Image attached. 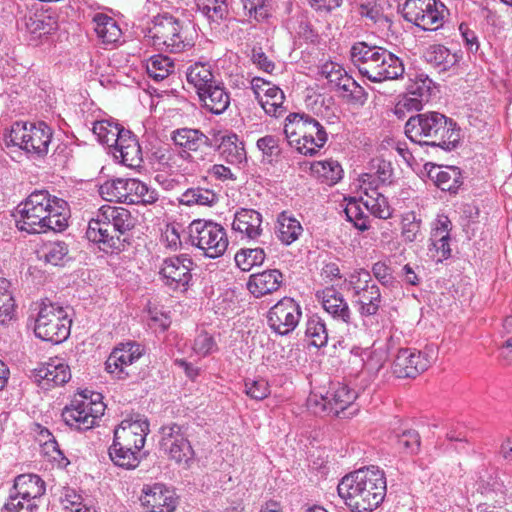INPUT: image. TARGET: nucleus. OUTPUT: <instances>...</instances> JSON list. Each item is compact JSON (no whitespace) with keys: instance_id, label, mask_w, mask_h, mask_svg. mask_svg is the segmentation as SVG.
Masks as SVG:
<instances>
[{"instance_id":"54","label":"nucleus","mask_w":512,"mask_h":512,"mask_svg":"<svg viewBox=\"0 0 512 512\" xmlns=\"http://www.w3.org/2000/svg\"><path fill=\"white\" fill-rule=\"evenodd\" d=\"M348 284L352 290L353 296L366 290L370 289L371 285H377L370 275V273L364 269L356 270L350 274Z\"/></svg>"},{"instance_id":"62","label":"nucleus","mask_w":512,"mask_h":512,"mask_svg":"<svg viewBox=\"0 0 512 512\" xmlns=\"http://www.w3.org/2000/svg\"><path fill=\"white\" fill-rule=\"evenodd\" d=\"M162 237L166 246L171 250H177L181 246L180 234L175 225H167Z\"/></svg>"},{"instance_id":"32","label":"nucleus","mask_w":512,"mask_h":512,"mask_svg":"<svg viewBox=\"0 0 512 512\" xmlns=\"http://www.w3.org/2000/svg\"><path fill=\"white\" fill-rule=\"evenodd\" d=\"M429 178L443 191H456L462 184L461 171L455 166H432Z\"/></svg>"},{"instance_id":"15","label":"nucleus","mask_w":512,"mask_h":512,"mask_svg":"<svg viewBox=\"0 0 512 512\" xmlns=\"http://www.w3.org/2000/svg\"><path fill=\"white\" fill-rule=\"evenodd\" d=\"M192 266L193 261L187 255L173 256L163 260L159 274L170 289H186L192 278Z\"/></svg>"},{"instance_id":"55","label":"nucleus","mask_w":512,"mask_h":512,"mask_svg":"<svg viewBox=\"0 0 512 512\" xmlns=\"http://www.w3.org/2000/svg\"><path fill=\"white\" fill-rule=\"evenodd\" d=\"M244 10L249 18L262 21L268 18L269 8L266 0H241Z\"/></svg>"},{"instance_id":"17","label":"nucleus","mask_w":512,"mask_h":512,"mask_svg":"<svg viewBox=\"0 0 512 512\" xmlns=\"http://www.w3.org/2000/svg\"><path fill=\"white\" fill-rule=\"evenodd\" d=\"M140 501L148 512H174L178 505L175 492L159 483L145 486Z\"/></svg>"},{"instance_id":"37","label":"nucleus","mask_w":512,"mask_h":512,"mask_svg":"<svg viewBox=\"0 0 512 512\" xmlns=\"http://www.w3.org/2000/svg\"><path fill=\"white\" fill-rule=\"evenodd\" d=\"M94 31L97 37L104 44H114L119 41L122 35V31L112 17L98 13L93 18Z\"/></svg>"},{"instance_id":"11","label":"nucleus","mask_w":512,"mask_h":512,"mask_svg":"<svg viewBox=\"0 0 512 512\" xmlns=\"http://www.w3.org/2000/svg\"><path fill=\"white\" fill-rule=\"evenodd\" d=\"M448 15V9L439 0H407L403 6V17L425 31L441 28Z\"/></svg>"},{"instance_id":"39","label":"nucleus","mask_w":512,"mask_h":512,"mask_svg":"<svg viewBox=\"0 0 512 512\" xmlns=\"http://www.w3.org/2000/svg\"><path fill=\"white\" fill-rule=\"evenodd\" d=\"M303 228L300 222L288 214L282 212L277 218L276 234L278 239L285 245H290L302 234Z\"/></svg>"},{"instance_id":"14","label":"nucleus","mask_w":512,"mask_h":512,"mask_svg":"<svg viewBox=\"0 0 512 512\" xmlns=\"http://www.w3.org/2000/svg\"><path fill=\"white\" fill-rule=\"evenodd\" d=\"M382 52V47L357 42L350 49V58L362 76L375 82L382 71L380 67Z\"/></svg>"},{"instance_id":"49","label":"nucleus","mask_w":512,"mask_h":512,"mask_svg":"<svg viewBox=\"0 0 512 512\" xmlns=\"http://www.w3.org/2000/svg\"><path fill=\"white\" fill-rule=\"evenodd\" d=\"M344 213L347 220L360 231H366L370 228V219L367 214L363 211L358 201L355 199L350 200L345 209Z\"/></svg>"},{"instance_id":"10","label":"nucleus","mask_w":512,"mask_h":512,"mask_svg":"<svg viewBox=\"0 0 512 512\" xmlns=\"http://www.w3.org/2000/svg\"><path fill=\"white\" fill-rule=\"evenodd\" d=\"M189 237L193 246L209 258L222 256L228 247L226 230L218 223L194 220L189 226Z\"/></svg>"},{"instance_id":"46","label":"nucleus","mask_w":512,"mask_h":512,"mask_svg":"<svg viewBox=\"0 0 512 512\" xmlns=\"http://www.w3.org/2000/svg\"><path fill=\"white\" fill-rule=\"evenodd\" d=\"M217 202V195L210 189L194 187L187 189L180 197V203L187 206H212Z\"/></svg>"},{"instance_id":"35","label":"nucleus","mask_w":512,"mask_h":512,"mask_svg":"<svg viewBox=\"0 0 512 512\" xmlns=\"http://www.w3.org/2000/svg\"><path fill=\"white\" fill-rule=\"evenodd\" d=\"M140 451L113 440L112 445L109 447V457L114 465L130 470L135 469L139 465Z\"/></svg>"},{"instance_id":"59","label":"nucleus","mask_w":512,"mask_h":512,"mask_svg":"<svg viewBox=\"0 0 512 512\" xmlns=\"http://www.w3.org/2000/svg\"><path fill=\"white\" fill-rule=\"evenodd\" d=\"M193 350L197 355L206 356L216 350V343L211 335L202 332L195 338Z\"/></svg>"},{"instance_id":"33","label":"nucleus","mask_w":512,"mask_h":512,"mask_svg":"<svg viewBox=\"0 0 512 512\" xmlns=\"http://www.w3.org/2000/svg\"><path fill=\"white\" fill-rule=\"evenodd\" d=\"M45 490V483L38 475L22 474L16 477L11 491L20 495L21 499L25 497L38 503Z\"/></svg>"},{"instance_id":"50","label":"nucleus","mask_w":512,"mask_h":512,"mask_svg":"<svg viewBox=\"0 0 512 512\" xmlns=\"http://www.w3.org/2000/svg\"><path fill=\"white\" fill-rule=\"evenodd\" d=\"M401 234L405 242H414L422 237L421 219L414 212L403 215Z\"/></svg>"},{"instance_id":"21","label":"nucleus","mask_w":512,"mask_h":512,"mask_svg":"<svg viewBox=\"0 0 512 512\" xmlns=\"http://www.w3.org/2000/svg\"><path fill=\"white\" fill-rule=\"evenodd\" d=\"M149 432V423L146 418H125L114 430V439L124 445L141 450Z\"/></svg>"},{"instance_id":"3","label":"nucleus","mask_w":512,"mask_h":512,"mask_svg":"<svg viewBox=\"0 0 512 512\" xmlns=\"http://www.w3.org/2000/svg\"><path fill=\"white\" fill-rule=\"evenodd\" d=\"M407 137L420 145L454 149L460 140L456 123L439 112L419 113L411 116L405 125Z\"/></svg>"},{"instance_id":"44","label":"nucleus","mask_w":512,"mask_h":512,"mask_svg":"<svg viewBox=\"0 0 512 512\" xmlns=\"http://www.w3.org/2000/svg\"><path fill=\"white\" fill-rule=\"evenodd\" d=\"M305 336L315 347H324L328 342V332L324 320L314 314L306 322Z\"/></svg>"},{"instance_id":"22","label":"nucleus","mask_w":512,"mask_h":512,"mask_svg":"<svg viewBox=\"0 0 512 512\" xmlns=\"http://www.w3.org/2000/svg\"><path fill=\"white\" fill-rule=\"evenodd\" d=\"M105 409L100 393L83 390L73 397L70 405L65 406L62 416L71 411L77 412L79 416H104Z\"/></svg>"},{"instance_id":"1","label":"nucleus","mask_w":512,"mask_h":512,"mask_svg":"<svg viewBox=\"0 0 512 512\" xmlns=\"http://www.w3.org/2000/svg\"><path fill=\"white\" fill-rule=\"evenodd\" d=\"M68 217V203L45 189L34 190L16 208V226L29 234L61 232Z\"/></svg>"},{"instance_id":"31","label":"nucleus","mask_w":512,"mask_h":512,"mask_svg":"<svg viewBox=\"0 0 512 512\" xmlns=\"http://www.w3.org/2000/svg\"><path fill=\"white\" fill-rule=\"evenodd\" d=\"M34 378L43 386H59L70 380L71 373L66 364L60 361H52L35 369Z\"/></svg>"},{"instance_id":"48","label":"nucleus","mask_w":512,"mask_h":512,"mask_svg":"<svg viewBox=\"0 0 512 512\" xmlns=\"http://www.w3.org/2000/svg\"><path fill=\"white\" fill-rule=\"evenodd\" d=\"M265 256L262 248L242 249L236 253L235 262L242 271H249L252 267L261 265Z\"/></svg>"},{"instance_id":"28","label":"nucleus","mask_w":512,"mask_h":512,"mask_svg":"<svg viewBox=\"0 0 512 512\" xmlns=\"http://www.w3.org/2000/svg\"><path fill=\"white\" fill-rule=\"evenodd\" d=\"M174 144L183 151H202L204 148H212L214 144L211 142L209 137L202 133L198 129L181 128L173 131L171 136Z\"/></svg>"},{"instance_id":"60","label":"nucleus","mask_w":512,"mask_h":512,"mask_svg":"<svg viewBox=\"0 0 512 512\" xmlns=\"http://www.w3.org/2000/svg\"><path fill=\"white\" fill-rule=\"evenodd\" d=\"M372 272L375 278L384 286H392L394 277L391 269L383 262H377L372 267Z\"/></svg>"},{"instance_id":"38","label":"nucleus","mask_w":512,"mask_h":512,"mask_svg":"<svg viewBox=\"0 0 512 512\" xmlns=\"http://www.w3.org/2000/svg\"><path fill=\"white\" fill-rule=\"evenodd\" d=\"M353 298L357 305L358 312L362 317L376 315L382 302L378 285H371L370 289H366L354 295Z\"/></svg>"},{"instance_id":"56","label":"nucleus","mask_w":512,"mask_h":512,"mask_svg":"<svg viewBox=\"0 0 512 512\" xmlns=\"http://www.w3.org/2000/svg\"><path fill=\"white\" fill-rule=\"evenodd\" d=\"M160 434H161V440L160 444L163 445H171L174 440H177V442L180 441V438H186L185 437V428L177 423L169 422L167 424H164L160 428Z\"/></svg>"},{"instance_id":"53","label":"nucleus","mask_w":512,"mask_h":512,"mask_svg":"<svg viewBox=\"0 0 512 512\" xmlns=\"http://www.w3.org/2000/svg\"><path fill=\"white\" fill-rule=\"evenodd\" d=\"M68 256V246L65 242L57 241L45 245L44 259L54 266L64 264Z\"/></svg>"},{"instance_id":"18","label":"nucleus","mask_w":512,"mask_h":512,"mask_svg":"<svg viewBox=\"0 0 512 512\" xmlns=\"http://www.w3.org/2000/svg\"><path fill=\"white\" fill-rule=\"evenodd\" d=\"M144 354V348L136 342L122 343L111 352L105 362L108 373L116 374L118 378H125L128 373L126 367L132 365Z\"/></svg>"},{"instance_id":"27","label":"nucleus","mask_w":512,"mask_h":512,"mask_svg":"<svg viewBox=\"0 0 512 512\" xmlns=\"http://www.w3.org/2000/svg\"><path fill=\"white\" fill-rule=\"evenodd\" d=\"M317 298L321 301L323 308L334 319L349 324L351 322V310L341 293L333 288H326L317 292Z\"/></svg>"},{"instance_id":"45","label":"nucleus","mask_w":512,"mask_h":512,"mask_svg":"<svg viewBox=\"0 0 512 512\" xmlns=\"http://www.w3.org/2000/svg\"><path fill=\"white\" fill-rule=\"evenodd\" d=\"M174 70V63L168 57L161 54L154 55L146 63V71L150 78L162 81Z\"/></svg>"},{"instance_id":"5","label":"nucleus","mask_w":512,"mask_h":512,"mask_svg":"<svg viewBox=\"0 0 512 512\" xmlns=\"http://www.w3.org/2000/svg\"><path fill=\"white\" fill-rule=\"evenodd\" d=\"M284 134L289 146L305 156H313L328 140L325 128L305 113H290L285 119Z\"/></svg>"},{"instance_id":"6","label":"nucleus","mask_w":512,"mask_h":512,"mask_svg":"<svg viewBox=\"0 0 512 512\" xmlns=\"http://www.w3.org/2000/svg\"><path fill=\"white\" fill-rule=\"evenodd\" d=\"M145 40L157 50L171 53L182 52L191 46L184 23L169 13L153 17L145 33Z\"/></svg>"},{"instance_id":"64","label":"nucleus","mask_w":512,"mask_h":512,"mask_svg":"<svg viewBox=\"0 0 512 512\" xmlns=\"http://www.w3.org/2000/svg\"><path fill=\"white\" fill-rule=\"evenodd\" d=\"M327 80L336 89L341 91L348 88V83H352V77L347 74L343 67L339 68L333 75H330V78Z\"/></svg>"},{"instance_id":"16","label":"nucleus","mask_w":512,"mask_h":512,"mask_svg":"<svg viewBox=\"0 0 512 512\" xmlns=\"http://www.w3.org/2000/svg\"><path fill=\"white\" fill-rule=\"evenodd\" d=\"M251 89L264 111L271 116H282L286 109L284 107L285 95L276 85L260 77L251 80Z\"/></svg>"},{"instance_id":"13","label":"nucleus","mask_w":512,"mask_h":512,"mask_svg":"<svg viewBox=\"0 0 512 512\" xmlns=\"http://www.w3.org/2000/svg\"><path fill=\"white\" fill-rule=\"evenodd\" d=\"M434 358L415 349H400L393 361L392 370L397 378H415L426 371Z\"/></svg>"},{"instance_id":"30","label":"nucleus","mask_w":512,"mask_h":512,"mask_svg":"<svg viewBox=\"0 0 512 512\" xmlns=\"http://www.w3.org/2000/svg\"><path fill=\"white\" fill-rule=\"evenodd\" d=\"M204 108L213 114H222L230 105V95L220 81L197 94Z\"/></svg>"},{"instance_id":"24","label":"nucleus","mask_w":512,"mask_h":512,"mask_svg":"<svg viewBox=\"0 0 512 512\" xmlns=\"http://www.w3.org/2000/svg\"><path fill=\"white\" fill-rule=\"evenodd\" d=\"M283 283V274L278 269H270L249 277L247 288L256 298L277 291Z\"/></svg>"},{"instance_id":"63","label":"nucleus","mask_w":512,"mask_h":512,"mask_svg":"<svg viewBox=\"0 0 512 512\" xmlns=\"http://www.w3.org/2000/svg\"><path fill=\"white\" fill-rule=\"evenodd\" d=\"M14 307L15 303L12 295H4L0 298V324L12 319Z\"/></svg>"},{"instance_id":"12","label":"nucleus","mask_w":512,"mask_h":512,"mask_svg":"<svg viewBox=\"0 0 512 512\" xmlns=\"http://www.w3.org/2000/svg\"><path fill=\"white\" fill-rule=\"evenodd\" d=\"M300 305L290 297H284L270 308L267 315L269 327L279 335H288L299 324Z\"/></svg>"},{"instance_id":"51","label":"nucleus","mask_w":512,"mask_h":512,"mask_svg":"<svg viewBox=\"0 0 512 512\" xmlns=\"http://www.w3.org/2000/svg\"><path fill=\"white\" fill-rule=\"evenodd\" d=\"M61 503L69 512H93L92 508L83 502V497L72 488H64L61 494Z\"/></svg>"},{"instance_id":"25","label":"nucleus","mask_w":512,"mask_h":512,"mask_svg":"<svg viewBox=\"0 0 512 512\" xmlns=\"http://www.w3.org/2000/svg\"><path fill=\"white\" fill-rule=\"evenodd\" d=\"M232 229L241 238L256 239L262 233V215L254 209L242 208L235 213Z\"/></svg>"},{"instance_id":"40","label":"nucleus","mask_w":512,"mask_h":512,"mask_svg":"<svg viewBox=\"0 0 512 512\" xmlns=\"http://www.w3.org/2000/svg\"><path fill=\"white\" fill-rule=\"evenodd\" d=\"M92 131L100 143L113 148L120 141L122 132L127 130L111 120H100L93 124Z\"/></svg>"},{"instance_id":"2","label":"nucleus","mask_w":512,"mask_h":512,"mask_svg":"<svg viewBox=\"0 0 512 512\" xmlns=\"http://www.w3.org/2000/svg\"><path fill=\"white\" fill-rule=\"evenodd\" d=\"M384 472L376 466L360 468L342 478L337 491L344 503L357 512L372 511L386 495Z\"/></svg>"},{"instance_id":"26","label":"nucleus","mask_w":512,"mask_h":512,"mask_svg":"<svg viewBox=\"0 0 512 512\" xmlns=\"http://www.w3.org/2000/svg\"><path fill=\"white\" fill-rule=\"evenodd\" d=\"M114 148L115 158L130 168L139 167L142 163V151L137 138L127 130L122 132L120 141Z\"/></svg>"},{"instance_id":"36","label":"nucleus","mask_w":512,"mask_h":512,"mask_svg":"<svg viewBox=\"0 0 512 512\" xmlns=\"http://www.w3.org/2000/svg\"><path fill=\"white\" fill-rule=\"evenodd\" d=\"M217 148L228 163L239 164L246 159L244 145L236 134H224L217 139Z\"/></svg>"},{"instance_id":"34","label":"nucleus","mask_w":512,"mask_h":512,"mask_svg":"<svg viewBox=\"0 0 512 512\" xmlns=\"http://www.w3.org/2000/svg\"><path fill=\"white\" fill-rule=\"evenodd\" d=\"M186 79L187 83L195 89L197 94L218 81L215 79L211 65L205 62L191 64L187 68Z\"/></svg>"},{"instance_id":"47","label":"nucleus","mask_w":512,"mask_h":512,"mask_svg":"<svg viewBox=\"0 0 512 512\" xmlns=\"http://www.w3.org/2000/svg\"><path fill=\"white\" fill-rule=\"evenodd\" d=\"M169 457L175 460L178 464H183L189 467L190 461L193 459V450L186 438H180V441L174 440L171 445L161 446Z\"/></svg>"},{"instance_id":"61","label":"nucleus","mask_w":512,"mask_h":512,"mask_svg":"<svg viewBox=\"0 0 512 512\" xmlns=\"http://www.w3.org/2000/svg\"><path fill=\"white\" fill-rule=\"evenodd\" d=\"M257 147L264 155L276 156L280 152L278 140L271 135L264 136L257 140Z\"/></svg>"},{"instance_id":"4","label":"nucleus","mask_w":512,"mask_h":512,"mask_svg":"<svg viewBox=\"0 0 512 512\" xmlns=\"http://www.w3.org/2000/svg\"><path fill=\"white\" fill-rule=\"evenodd\" d=\"M136 219L124 207L103 205L98 209L86 230V238L101 245L104 251L120 250L123 246L121 239L134 228Z\"/></svg>"},{"instance_id":"19","label":"nucleus","mask_w":512,"mask_h":512,"mask_svg":"<svg viewBox=\"0 0 512 512\" xmlns=\"http://www.w3.org/2000/svg\"><path fill=\"white\" fill-rule=\"evenodd\" d=\"M361 190L363 195L360 197V202L364 205L367 211L376 218L389 219L392 216L393 209L389 205L387 198L378 191V187L374 186V179L369 174H364L361 177Z\"/></svg>"},{"instance_id":"9","label":"nucleus","mask_w":512,"mask_h":512,"mask_svg":"<svg viewBox=\"0 0 512 512\" xmlns=\"http://www.w3.org/2000/svg\"><path fill=\"white\" fill-rule=\"evenodd\" d=\"M103 199L110 202L150 205L159 199L158 192L135 178L108 180L99 188Z\"/></svg>"},{"instance_id":"52","label":"nucleus","mask_w":512,"mask_h":512,"mask_svg":"<svg viewBox=\"0 0 512 512\" xmlns=\"http://www.w3.org/2000/svg\"><path fill=\"white\" fill-rule=\"evenodd\" d=\"M38 503L28 498L21 499V496L10 492V495L2 508V512H36Z\"/></svg>"},{"instance_id":"57","label":"nucleus","mask_w":512,"mask_h":512,"mask_svg":"<svg viewBox=\"0 0 512 512\" xmlns=\"http://www.w3.org/2000/svg\"><path fill=\"white\" fill-rule=\"evenodd\" d=\"M245 392L252 399H264L270 392L268 382L264 379H247L245 381Z\"/></svg>"},{"instance_id":"41","label":"nucleus","mask_w":512,"mask_h":512,"mask_svg":"<svg viewBox=\"0 0 512 512\" xmlns=\"http://www.w3.org/2000/svg\"><path fill=\"white\" fill-rule=\"evenodd\" d=\"M311 171L317 178L328 185L336 184L342 178L343 173L339 162L333 159L314 162L311 166Z\"/></svg>"},{"instance_id":"20","label":"nucleus","mask_w":512,"mask_h":512,"mask_svg":"<svg viewBox=\"0 0 512 512\" xmlns=\"http://www.w3.org/2000/svg\"><path fill=\"white\" fill-rule=\"evenodd\" d=\"M354 398V392L342 387L335 392L332 401L317 395L309 397L307 407L314 416H318L325 411H328V414L333 413L334 416H338L344 410L352 408Z\"/></svg>"},{"instance_id":"23","label":"nucleus","mask_w":512,"mask_h":512,"mask_svg":"<svg viewBox=\"0 0 512 512\" xmlns=\"http://www.w3.org/2000/svg\"><path fill=\"white\" fill-rule=\"evenodd\" d=\"M451 221L446 216H441L432 229L429 245V255L437 262L447 259L451 255L450 248Z\"/></svg>"},{"instance_id":"42","label":"nucleus","mask_w":512,"mask_h":512,"mask_svg":"<svg viewBox=\"0 0 512 512\" xmlns=\"http://www.w3.org/2000/svg\"><path fill=\"white\" fill-rule=\"evenodd\" d=\"M380 67L382 71L375 82L398 79L404 73V65L400 58L385 48H383Z\"/></svg>"},{"instance_id":"7","label":"nucleus","mask_w":512,"mask_h":512,"mask_svg":"<svg viewBox=\"0 0 512 512\" xmlns=\"http://www.w3.org/2000/svg\"><path fill=\"white\" fill-rule=\"evenodd\" d=\"M52 129L45 122H15L4 136L6 146H16L34 157L48 153Z\"/></svg>"},{"instance_id":"29","label":"nucleus","mask_w":512,"mask_h":512,"mask_svg":"<svg viewBox=\"0 0 512 512\" xmlns=\"http://www.w3.org/2000/svg\"><path fill=\"white\" fill-rule=\"evenodd\" d=\"M190 157V153L186 151H178L170 146H160L153 150L150 160L158 170L173 172L178 170L182 163Z\"/></svg>"},{"instance_id":"43","label":"nucleus","mask_w":512,"mask_h":512,"mask_svg":"<svg viewBox=\"0 0 512 512\" xmlns=\"http://www.w3.org/2000/svg\"><path fill=\"white\" fill-rule=\"evenodd\" d=\"M425 60L440 71H446L450 66L454 65L455 55L443 45H431L424 52Z\"/></svg>"},{"instance_id":"8","label":"nucleus","mask_w":512,"mask_h":512,"mask_svg":"<svg viewBox=\"0 0 512 512\" xmlns=\"http://www.w3.org/2000/svg\"><path fill=\"white\" fill-rule=\"evenodd\" d=\"M71 323L65 308L45 300L39 305L34 333L43 341L59 344L69 337Z\"/></svg>"},{"instance_id":"58","label":"nucleus","mask_w":512,"mask_h":512,"mask_svg":"<svg viewBox=\"0 0 512 512\" xmlns=\"http://www.w3.org/2000/svg\"><path fill=\"white\" fill-rule=\"evenodd\" d=\"M432 81L428 78H419L409 84L407 91L410 95L417 97L425 102H429L431 97Z\"/></svg>"}]
</instances>
